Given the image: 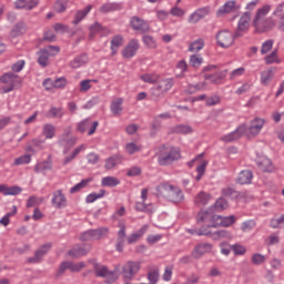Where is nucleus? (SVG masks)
Returning <instances> with one entry per match:
<instances>
[{"instance_id": "nucleus-1", "label": "nucleus", "mask_w": 284, "mask_h": 284, "mask_svg": "<svg viewBox=\"0 0 284 284\" xmlns=\"http://www.w3.org/2000/svg\"><path fill=\"white\" fill-rule=\"evenodd\" d=\"M270 10H272V6L270 4H264L262 8L256 10L253 18V27L255 28L256 32H270V30H274L276 27L274 19L267 18Z\"/></svg>"}, {"instance_id": "nucleus-2", "label": "nucleus", "mask_w": 284, "mask_h": 284, "mask_svg": "<svg viewBox=\"0 0 284 284\" xmlns=\"http://www.w3.org/2000/svg\"><path fill=\"white\" fill-rule=\"evenodd\" d=\"M181 160V150L175 146H165L162 145L158 153V163L162 168L172 165L175 161Z\"/></svg>"}, {"instance_id": "nucleus-3", "label": "nucleus", "mask_w": 284, "mask_h": 284, "mask_svg": "<svg viewBox=\"0 0 284 284\" xmlns=\"http://www.w3.org/2000/svg\"><path fill=\"white\" fill-rule=\"evenodd\" d=\"M174 87V79L166 78L162 80H158V84L151 88L150 94L153 101H161L170 90Z\"/></svg>"}, {"instance_id": "nucleus-4", "label": "nucleus", "mask_w": 284, "mask_h": 284, "mask_svg": "<svg viewBox=\"0 0 284 284\" xmlns=\"http://www.w3.org/2000/svg\"><path fill=\"white\" fill-rule=\"evenodd\" d=\"M159 190L160 194L171 203H183L185 201V194L179 186L164 184L159 186Z\"/></svg>"}, {"instance_id": "nucleus-5", "label": "nucleus", "mask_w": 284, "mask_h": 284, "mask_svg": "<svg viewBox=\"0 0 284 284\" xmlns=\"http://www.w3.org/2000/svg\"><path fill=\"white\" fill-rule=\"evenodd\" d=\"M89 263L93 265V271L98 278H106V283H114L119 278L116 271H109L108 266L97 262V260H89Z\"/></svg>"}, {"instance_id": "nucleus-6", "label": "nucleus", "mask_w": 284, "mask_h": 284, "mask_svg": "<svg viewBox=\"0 0 284 284\" xmlns=\"http://www.w3.org/2000/svg\"><path fill=\"white\" fill-rule=\"evenodd\" d=\"M187 232L189 234H193L196 236H210V239H212L213 241H221V239H230V232L225 230H219V231L212 232L203 226L199 230L189 229Z\"/></svg>"}, {"instance_id": "nucleus-7", "label": "nucleus", "mask_w": 284, "mask_h": 284, "mask_svg": "<svg viewBox=\"0 0 284 284\" xmlns=\"http://www.w3.org/2000/svg\"><path fill=\"white\" fill-rule=\"evenodd\" d=\"M0 82L4 84L1 87V90L4 94L12 92V90H16V88L21 85V79L19 75L12 72L4 73L2 77H0Z\"/></svg>"}, {"instance_id": "nucleus-8", "label": "nucleus", "mask_w": 284, "mask_h": 284, "mask_svg": "<svg viewBox=\"0 0 284 284\" xmlns=\"http://www.w3.org/2000/svg\"><path fill=\"white\" fill-rule=\"evenodd\" d=\"M110 234V229L103 226L99 229H91L88 230L80 235V241L88 242V241H101V239L108 237Z\"/></svg>"}, {"instance_id": "nucleus-9", "label": "nucleus", "mask_w": 284, "mask_h": 284, "mask_svg": "<svg viewBox=\"0 0 284 284\" xmlns=\"http://www.w3.org/2000/svg\"><path fill=\"white\" fill-rule=\"evenodd\" d=\"M141 271V263L140 262H132L129 261L122 267V276L125 281H132L136 274Z\"/></svg>"}, {"instance_id": "nucleus-10", "label": "nucleus", "mask_w": 284, "mask_h": 284, "mask_svg": "<svg viewBox=\"0 0 284 284\" xmlns=\"http://www.w3.org/2000/svg\"><path fill=\"white\" fill-rule=\"evenodd\" d=\"M251 21H252V12L250 11L244 12L237 22V28L234 32V37H243L245 32L250 30Z\"/></svg>"}, {"instance_id": "nucleus-11", "label": "nucleus", "mask_w": 284, "mask_h": 284, "mask_svg": "<svg viewBox=\"0 0 284 284\" xmlns=\"http://www.w3.org/2000/svg\"><path fill=\"white\" fill-rule=\"evenodd\" d=\"M70 134H72V128H67L59 138V143L64 148V154L77 145V136H70Z\"/></svg>"}, {"instance_id": "nucleus-12", "label": "nucleus", "mask_w": 284, "mask_h": 284, "mask_svg": "<svg viewBox=\"0 0 284 284\" xmlns=\"http://www.w3.org/2000/svg\"><path fill=\"white\" fill-rule=\"evenodd\" d=\"M215 39L220 48H230V45L234 44V39H239V37H234V34L227 30H223L216 34Z\"/></svg>"}, {"instance_id": "nucleus-13", "label": "nucleus", "mask_w": 284, "mask_h": 284, "mask_svg": "<svg viewBox=\"0 0 284 284\" xmlns=\"http://www.w3.org/2000/svg\"><path fill=\"white\" fill-rule=\"evenodd\" d=\"M130 26L132 30L139 32L140 34H148V32H150V24L148 23V21L141 19L140 17H131Z\"/></svg>"}, {"instance_id": "nucleus-14", "label": "nucleus", "mask_w": 284, "mask_h": 284, "mask_svg": "<svg viewBox=\"0 0 284 284\" xmlns=\"http://www.w3.org/2000/svg\"><path fill=\"white\" fill-rule=\"evenodd\" d=\"M97 128H99V121H92L91 119H84L77 125L78 132H81V134L88 132L89 136L97 132Z\"/></svg>"}, {"instance_id": "nucleus-15", "label": "nucleus", "mask_w": 284, "mask_h": 284, "mask_svg": "<svg viewBox=\"0 0 284 284\" xmlns=\"http://www.w3.org/2000/svg\"><path fill=\"white\" fill-rule=\"evenodd\" d=\"M139 48H141L139 40L131 39L125 45V48L122 50L123 59H132L133 57H136V52H139Z\"/></svg>"}, {"instance_id": "nucleus-16", "label": "nucleus", "mask_w": 284, "mask_h": 284, "mask_svg": "<svg viewBox=\"0 0 284 284\" xmlns=\"http://www.w3.org/2000/svg\"><path fill=\"white\" fill-rule=\"evenodd\" d=\"M51 248H52L51 243H45V244L41 245L34 252V256L27 258V263H30V264L41 263V261H43V256H45V254H48V251L51 250Z\"/></svg>"}, {"instance_id": "nucleus-17", "label": "nucleus", "mask_w": 284, "mask_h": 284, "mask_svg": "<svg viewBox=\"0 0 284 284\" xmlns=\"http://www.w3.org/2000/svg\"><path fill=\"white\" fill-rule=\"evenodd\" d=\"M245 132H247V125L242 124L237 126L235 131L222 136L221 141H223L224 143H234V141H239V139H241V136H243Z\"/></svg>"}, {"instance_id": "nucleus-18", "label": "nucleus", "mask_w": 284, "mask_h": 284, "mask_svg": "<svg viewBox=\"0 0 284 284\" xmlns=\"http://www.w3.org/2000/svg\"><path fill=\"white\" fill-rule=\"evenodd\" d=\"M92 250V246L90 245H83L75 244L72 248H70L67 254L71 258H81L82 256H88L90 254V251Z\"/></svg>"}, {"instance_id": "nucleus-19", "label": "nucleus", "mask_w": 284, "mask_h": 284, "mask_svg": "<svg viewBox=\"0 0 284 284\" xmlns=\"http://www.w3.org/2000/svg\"><path fill=\"white\" fill-rule=\"evenodd\" d=\"M241 10V4L236 3V0H229L216 11V17H223L225 14H231V12H236Z\"/></svg>"}, {"instance_id": "nucleus-20", "label": "nucleus", "mask_w": 284, "mask_h": 284, "mask_svg": "<svg viewBox=\"0 0 284 284\" xmlns=\"http://www.w3.org/2000/svg\"><path fill=\"white\" fill-rule=\"evenodd\" d=\"M118 227H120V230L118 231L115 250L116 252H123V248L125 247V236H126L125 222L120 221L118 224Z\"/></svg>"}, {"instance_id": "nucleus-21", "label": "nucleus", "mask_w": 284, "mask_h": 284, "mask_svg": "<svg viewBox=\"0 0 284 284\" xmlns=\"http://www.w3.org/2000/svg\"><path fill=\"white\" fill-rule=\"evenodd\" d=\"M225 77H227V70L217 71L215 73H205L203 79L210 81V83H213L214 85H221Z\"/></svg>"}, {"instance_id": "nucleus-22", "label": "nucleus", "mask_w": 284, "mask_h": 284, "mask_svg": "<svg viewBox=\"0 0 284 284\" xmlns=\"http://www.w3.org/2000/svg\"><path fill=\"white\" fill-rule=\"evenodd\" d=\"M51 203L55 210H61L63 207H68V199L63 194V191L58 190L53 193V197Z\"/></svg>"}, {"instance_id": "nucleus-23", "label": "nucleus", "mask_w": 284, "mask_h": 284, "mask_svg": "<svg viewBox=\"0 0 284 284\" xmlns=\"http://www.w3.org/2000/svg\"><path fill=\"white\" fill-rule=\"evenodd\" d=\"M210 14V7H203L196 9L193 13L189 16L187 22L189 23H199L202 19H205Z\"/></svg>"}, {"instance_id": "nucleus-24", "label": "nucleus", "mask_w": 284, "mask_h": 284, "mask_svg": "<svg viewBox=\"0 0 284 284\" xmlns=\"http://www.w3.org/2000/svg\"><path fill=\"white\" fill-rule=\"evenodd\" d=\"M212 250L213 246L211 243H200L195 245L194 250L191 253V256H193V258H201V256H204V254H210Z\"/></svg>"}, {"instance_id": "nucleus-25", "label": "nucleus", "mask_w": 284, "mask_h": 284, "mask_svg": "<svg viewBox=\"0 0 284 284\" xmlns=\"http://www.w3.org/2000/svg\"><path fill=\"white\" fill-rule=\"evenodd\" d=\"M256 165L261 172L272 173L276 171L274 163L268 158H260L256 160Z\"/></svg>"}, {"instance_id": "nucleus-26", "label": "nucleus", "mask_w": 284, "mask_h": 284, "mask_svg": "<svg viewBox=\"0 0 284 284\" xmlns=\"http://www.w3.org/2000/svg\"><path fill=\"white\" fill-rule=\"evenodd\" d=\"M123 10V3L120 2H106L100 7V12L102 14H108V12H116Z\"/></svg>"}, {"instance_id": "nucleus-27", "label": "nucleus", "mask_w": 284, "mask_h": 284, "mask_svg": "<svg viewBox=\"0 0 284 284\" xmlns=\"http://www.w3.org/2000/svg\"><path fill=\"white\" fill-rule=\"evenodd\" d=\"M263 125H265V120L261 118H255L253 121H251L248 132H251L253 136H256V134H261V130H263Z\"/></svg>"}, {"instance_id": "nucleus-28", "label": "nucleus", "mask_w": 284, "mask_h": 284, "mask_svg": "<svg viewBox=\"0 0 284 284\" xmlns=\"http://www.w3.org/2000/svg\"><path fill=\"white\" fill-rule=\"evenodd\" d=\"M38 54V63L41 65V68H48L50 63V50L48 49H41L37 52Z\"/></svg>"}, {"instance_id": "nucleus-29", "label": "nucleus", "mask_w": 284, "mask_h": 284, "mask_svg": "<svg viewBox=\"0 0 284 284\" xmlns=\"http://www.w3.org/2000/svg\"><path fill=\"white\" fill-rule=\"evenodd\" d=\"M148 230H150V225L144 224L138 232L132 233L128 239H126V243L129 245H134V243H136V241H139V239H141V236H143V234H145V232H148Z\"/></svg>"}, {"instance_id": "nucleus-30", "label": "nucleus", "mask_w": 284, "mask_h": 284, "mask_svg": "<svg viewBox=\"0 0 284 284\" xmlns=\"http://www.w3.org/2000/svg\"><path fill=\"white\" fill-rule=\"evenodd\" d=\"M212 201V194L206 193L205 191H201L199 194L194 197V203L197 206L207 205Z\"/></svg>"}, {"instance_id": "nucleus-31", "label": "nucleus", "mask_w": 284, "mask_h": 284, "mask_svg": "<svg viewBox=\"0 0 284 284\" xmlns=\"http://www.w3.org/2000/svg\"><path fill=\"white\" fill-rule=\"evenodd\" d=\"M122 162L123 156H121L120 154H114L105 160L104 168L105 170H114V168H116Z\"/></svg>"}, {"instance_id": "nucleus-32", "label": "nucleus", "mask_w": 284, "mask_h": 284, "mask_svg": "<svg viewBox=\"0 0 284 284\" xmlns=\"http://www.w3.org/2000/svg\"><path fill=\"white\" fill-rule=\"evenodd\" d=\"M252 179H254L252 171L244 170L240 172L237 183H240V185H250V183H252Z\"/></svg>"}, {"instance_id": "nucleus-33", "label": "nucleus", "mask_w": 284, "mask_h": 284, "mask_svg": "<svg viewBox=\"0 0 284 284\" xmlns=\"http://www.w3.org/2000/svg\"><path fill=\"white\" fill-rule=\"evenodd\" d=\"M111 112L113 116H121L123 113V98H118L111 102Z\"/></svg>"}, {"instance_id": "nucleus-34", "label": "nucleus", "mask_w": 284, "mask_h": 284, "mask_svg": "<svg viewBox=\"0 0 284 284\" xmlns=\"http://www.w3.org/2000/svg\"><path fill=\"white\" fill-rule=\"evenodd\" d=\"M88 63V54L83 53L80 55H77L71 62H70V68L73 70H77L79 68H82V65H85Z\"/></svg>"}, {"instance_id": "nucleus-35", "label": "nucleus", "mask_w": 284, "mask_h": 284, "mask_svg": "<svg viewBox=\"0 0 284 284\" xmlns=\"http://www.w3.org/2000/svg\"><path fill=\"white\" fill-rule=\"evenodd\" d=\"M213 213L212 211H200L196 215V221L197 223H206V225H210V222L213 219Z\"/></svg>"}, {"instance_id": "nucleus-36", "label": "nucleus", "mask_w": 284, "mask_h": 284, "mask_svg": "<svg viewBox=\"0 0 284 284\" xmlns=\"http://www.w3.org/2000/svg\"><path fill=\"white\" fill-rule=\"evenodd\" d=\"M92 10V4L87 6L84 9L78 11L75 13L74 20H73V26H78V23H81L85 17H88V13Z\"/></svg>"}, {"instance_id": "nucleus-37", "label": "nucleus", "mask_w": 284, "mask_h": 284, "mask_svg": "<svg viewBox=\"0 0 284 284\" xmlns=\"http://www.w3.org/2000/svg\"><path fill=\"white\" fill-rule=\"evenodd\" d=\"M194 130L187 124H178L172 128L173 134H192Z\"/></svg>"}, {"instance_id": "nucleus-38", "label": "nucleus", "mask_w": 284, "mask_h": 284, "mask_svg": "<svg viewBox=\"0 0 284 284\" xmlns=\"http://www.w3.org/2000/svg\"><path fill=\"white\" fill-rule=\"evenodd\" d=\"M102 187H116V185H121V180L114 176H105L101 180Z\"/></svg>"}, {"instance_id": "nucleus-39", "label": "nucleus", "mask_w": 284, "mask_h": 284, "mask_svg": "<svg viewBox=\"0 0 284 284\" xmlns=\"http://www.w3.org/2000/svg\"><path fill=\"white\" fill-rule=\"evenodd\" d=\"M42 134L45 136V139H54V134H57V128L54 124H44L42 126Z\"/></svg>"}, {"instance_id": "nucleus-40", "label": "nucleus", "mask_w": 284, "mask_h": 284, "mask_svg": "<svg viewBox=\"0 0 284 284\" xmlns=\"http://www.w3.org/2000/svg\"><path fill=\"white\" fill-rule=\"evenodd\" d=\"M63 114H65L63 108L51 106L47 113V116L49 119H63Z\"/></svg>"}, {"instance_id": "nucleus-41", "label": "nucleus", "mask_w": 284, "mask_h": 284, "mask_svg": "<svg viewBox=\"0 0 284 284\" xmlns=\"http://www.w3.org/2000/svg\"><path fill=\"white\" fill-rule=\"evenodd\" d=\"M203 48H205V40H203V38H199L189 45V52H201Z\"/></svg>"}, {"instance_id": "nucleus-42", "label": "nucleus", "mask_w": 284, "mask_h": 284, "mask_svg": "<svg viewBox=\"0 0 284 284\" xmlns=\"http://www.w3.org/2000/svg\"><path fill=\"white\" fill-rule=\"evenodd\" d=\"M26 32H27L26 23L19 22V23H17V24L12 28L10 34H11V37H13V38H17V37H21V34H26Z\"/></svg>"}, {"instance_id": "nucleus-43", "label": "nucleus", "mask_w": 284, "mask_h": 284, "mask_svg": "<svg viewBox=\"0 0 284 284\" xmlns=\"http://www.w3.org/2000/svg\"><path fill=\"white\" fill-rule=\"evenodd\" d=\"M123 45V37L122 36H115L111 40V51L112 55L116 54L119 52V47Z\"/></svg>"}, {"instance_id": "nucleus-44", "label": "nucleus", "mask_w": 284, "mask_h": 284, "mask_svg": "<svg viewBox=\"0 0 284 284\" xmlns=\"http://www.w3.org/2000/svg\"><path fill=\"white\" fill-rule=\"evenodd\" d=\"M92 183V178H88L75 184L73 187L70 189V194H77V192H80V190H83V187H88V184Z\"/></svg>"}, {"instance_id": "nucleus-45", "label": "nucleus", "mask_w": 284, "mask_h": 284, "mask_svg": "<svg viewBox=\"0 0 284 284\" xmlns=\"http://www.w3.org/2000/svg\"><path fill=\"white\" fill-rule=\"evenodd\" d=\"M33 170L37 174L48 172V170H52V163L48 161L39 162L34 165Z\"/></svg>"}, {"instance_id": "nucleus-46", "label": "nucleus", "mask_w": 284, "mask_h": 284, "mask_svg": "<svg viewBox=\"0 0 284 284\" xmlns=\"http://www.w3.org/2000/svg\"><path fill=\"white\" fill-rule=\"evenodd\" d=\"M264 61L266 65H271V63H281V60L278 59V49H274L271 54L264 58Z\"/></svg>"}, {"instance_id": "nucleus-47", "label": "nucleus", "mask_w": 284, "mask_h": 284, "mask_svg": "<svg viewBox=\"0 0 284 284\" xmlns=\"http://www.w3.org/2000/svg\"><path fill=\"white\" fill-rule=\"evenodd\" d=\"M222 196L226 199H239V192L232 186H226L222 189Z\"/></svg>"}, {"instance_id": "nucleus-48", "label": "nucleus", "mask_w": 284, "mask_h": 284, "mask_svg": "<svg viewBox=\"0 0 284 284\" xmlns=\"http://www.w3.org/2000/svg\"><path fill=\"white\" fill-rule=\"evenodd\" d=\"M141 81L144 83L154 84L159 82V75L156 73H145L140 77Z\"/></svg>"}, {"instance_id": "nucleus-49", "label": "nucleus", "mask_w": 284, "mask_h": 284, "mask_svg": "<svg viewBox=\"0 0 284 284\" xmlns=\"http://www.w3.org/2000/svg\"><path fill=\"white\" fill-rule=\"evenodd\" d=\"M142 41L150 50L156 49V40L152 36H143Z\"/></svg>"}, {"instance_id": "nucleus-50", "label": "nucleus", "mask_w": 284, "mask_h": 284, "mask_svg": "<svg viewBox=\"0 0 284 284\" xmlns=\"http://www.w3.org/2000/svg\"><path fill=\"white\" fill-rule=\"evenodd\" d=\"M265 261H267V258L265 257V255H263L261 253H255L251 257V263L253 265H263V263H265Z\"/></svg>"}, {"instance_id": "nucleus-51", "label": "nucleus", "mask_w": 284, "mask_h": 284, "mask_svg": "<svg viewBox=\"0 0 284 284\" xmlns=\"http://www.w3.org/2000/svg\"><path fill=\"white\" fill-rule=\"evenodd\" d=\"M264 243L267 247H272V245H278V243H281V237L276 234H272L265 239Z\"/></svg>"}, {"instance_id": "nucleus-52", "label": "nucleus", "mask_w": 284, "mask_h": 284, "mask_svg": "<svg viewBox=\"0 0 284 284\" xmlns=\"http://www.w3.org/2000/svg\"><path fill=\"white\" fill-rule=\"evenodd\" d=\"M23 190L21 186L13 185L11 187L6 186L4 196H17V194H21Z\"/></svg>"}, {"instance_id": "nucleus-53", "label": "nucleus", "mask_w": 284, "mask_h": 284, "mask_svg": "<svg viewBox=\"0 0 284 284\" xmlns=\"http://www.w3.org/2000/svg\"><path fill=\"white\" fill-rule=\"evenodd\" d=\"M236 223V216L230 215V216H222L221 225L222 227H230L231 225H234Z\"/></svg>"}, {"instance_id": "nucleus-54", "label": "nucleus", "mask_w": 284, "mask_h": 284, "mask_svg": "<svg viewBox=\"0 0 284 284\" xmlns=\"http://www.w3.org/2000/svg\"><path fill=\"white\" fill-rule=\"evenodd\" d=\"M256 227V221L248 220L242 223L241 230L242 232H252Z\"/></svg>"}, {"instance_id": "nucleus-55", "label": "nucleus", "mask_w": 284, "mask_h": 284, "mask_svg": "<svg viewBox=\"0 0 284 284\" xmlns=\"http://www.w3.org/2000/svg\"><path fill=\"white\" fill-rule=\"evenodd\" d=\"M32 161V156L30 154H24L14 160V165H28Z\"/></svg>"}, {"instance_id": "nucleus-56", "label": "nucleus", "mask_w": 284, "mask_h": 284, "mask_svg": "<svg viewBox=\"0 0 284 284\" xmlns=\"http://www.w3.org/2000/svg\"><path fill=\"white\" fill-rule=\"evenodd\" d=\"M214 207L217 212H223V210H227L229 204L227 201L223 197L216 200Z\"/></svg>"}, {"instance_id": "nucleus-57", "label": "nucleus", "mask_w": 284, "mask_h": 284, "mask_svg": "<svg viewBox=\"0 0 284 284\" xmlns=\"http://www.w3.org/2000/svg\"><path fill=\"white\" fill-rule=\"evenodd\" d=\"M221 221L222 216L213 213V217H211V222L206 225V230L209 227H221Z\"/></svg>"}, {"instance_id": "nucleus-58", "label": "nucleus", "mask_w": 284, "mask_h": 284, "mask_svg": "<svg viewBox=\"0 0 284 284\" xmlns=\"http://www.w3.org/2000/svg\"><path fill=\"white\" fill-rule=\"evenodd\" d=\"M201 63H203V58L199 54H193L190 57V65L192 68H201Z\"/></svg>"}, {"instance_id": "nucleus-59", "label": "nucleus", "mask_w": 284, "mask_h": 284, "mask_svg": "<svg viewBox=\"0 0 284 284\" xmlns=\"http://www.w3.org/2000/svg\"><path fill=\"white\" fill-rule=\"evenodd\" d=\"M148 284H156L159 283V270H152L148 273Z\"/></svg>"}, {"instance_id": "nucleus-60", "label": "nucleus", "mask_w": 284, "mask_h": 284, "mask_svg": "<svg viewBox=\"0 0 284 284\" xmlns=\"http://www.w3.org/2000/svg\"><path fill=\"white\" fill-rule=\"evenodd\" d=\"M274 48V40L270 39L262 43L261 54H267Z\"/></svg>"}, {"instance_id": "nucleus-61", "label": "nucleus", "mask_w": 284, "mask_h": 284, "mask_svg": "<svg viewBox=\"0 0 284 284\" xmlns=\"http://www.w3.org/2000/svg\"><path fill=\"white\" fill-rule=\"evenodd\" d=\"M205 168H207V161H202L200 165L196 168L197 175L195 181L203 179V174H205Z\"/></svg>"}, {"instance_id": "nucleus-62", "label": "nucleus", "mask_w": 284, "mask_h": 284, "mask_svg": "<svg viewBox=\"0 0 284 284\" xmlns=\"http://www.w3.org/2000/svg\"><path fill=\"white\" fill-rule=\"evenodd\" d=\"M85 267V262L73 263L70 262V272H81Z\"/></svg>"}, {"instance_id": "nucleus-63", "label": "nucleus", "mask_w": 284, "mask_h": 284, "mask_svg": "<svg viewBox=\"0 0 284 284\" xmlns=\"http://www.w3.org/2000/svg\"><path fill=\"white\" fill-rule=\"evenodd\" d=\"M261 81L264 85H267V83H270V81H272V70L262 72Z\"/></svg>"}, {"instance_id": "nucleus-64", "label": "nucleus", "mask_w": 284, "mask_h": 284, "mask_svg": "<svg viewBox=\"0 0 284 284\" xmlns=\"http://www.w3.org/2000/svg\"><path fill=\"white\" fill-rule=\"evenodd\" d=\"M141 168L140 166H132L131 169H128L126 176H141Z\"/></svg>"}]
</instances>
